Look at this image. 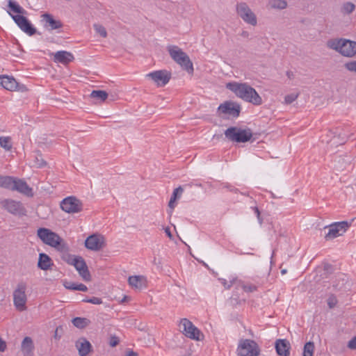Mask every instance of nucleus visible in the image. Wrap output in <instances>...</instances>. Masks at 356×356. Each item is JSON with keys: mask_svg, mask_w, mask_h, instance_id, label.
I'll return each mask as SVG.
<instances>
[{"mask_svg": "<svg viewBox=\"0 0 356 356\" xmlns=\"http://www.w3.org/2000/svg\"><path fill=\"white\" fill-rule=\"evenodd\" d=\"M226 88L232 91L237 97L253 105L259 106L263 102L261 97L256 90L246 82H229L226 84Z\"/></svg>", "mask_w": 356, "mask_h": 356, "instance_id": "1", "label": "nucleus"}, {"mask_svg": "<svg viewBox=\"0 0 356 356\" xmlns=\"http://www.w3.org/2000/svg\"><path fill=\"white\" fill-rule=\"evenodd\" d=\"M8 7L10 10V11L8 10V13L22 31L29 35H33L36 33V29L29 20L23 16L26 15V10L20 6L17 2L14 0H8Z\"/></svg>", "mask_w": 356, "mask_h": 356, "instance_id": "2", "label": "nucleus"}, {"mask_svg": "<svg viewBox=\"0 0 356 356\" xmlns=\"http://www.w3.org/2000/svg\"><path fill=\"white\" fill-rule=\"evenodd\" d=\"M326 46L345 57L353 58L356 56V42L345 38L328 40Z\"/></svg>", "mask_w": 356, "mask_h": 356, "instance_id": "3", "label": "nucleus"}, {"mask_svg": "<svg viewBox=\"0 0 356 356\" xmlns=\"http://www.w3.org/2000/svg\"><path fill=\"white\" fill-rule=\"evenodd\" d=\"M38 236L41 241L56 249L58 251H65L67 248V244L56 233L47 228H40L38 230Z\"/></svg>", "mask_w": 356, "mask_h": 356, "instance_id": "4", "label": "nucleus"}, {"mask_svg": "<svg viewBox=\"0 0 356 356\" xmlns=\"http://www.w3.org/2000/svg\"><path fill=\"white\" fill-rule=\"evenodd\" d=\"M167 50L172 60L189 74L193 72V65L189 56L179 47L169 45Z\"/></svg>", "mask_w": 356, "mask_h": 356, "instance_id": "5", "label": "nucleus"}, {"mask_svg": "<svg viewBox=\"0 0 356 356\" xmlns=\"http://www.w3.org/2000/svg\"><path fill=\"white\" fill-rule=\"evenodd\" d=\"M27 284L24 282H19L13 293V305L15 309L19 312H24L27 309V296L26 291Z\"/></svg>", "mask_w": 356, "mask_h": 356, "instance_id": "6", "label": "nucleus"}, {"mask_svg": "<svg viewBox=\"0 0 356 356\" xmlns=\"http://www.w3.org/2000/svg\"><path fill=\"white\" fill-rule=\"evenodd\" d=\"M225 137L232 142L246 143L252 137L250 129H243L236 127H230L225 131Z\"/></svg>", "mask_w": 356, "mask_h": 356, "instance_id": "7", "label": "nucleus"}, {"mask_svg": "<svg viewBox=\"0 0 356 356\" xmlns=\"http://www.w3.org/2000/svg\"><path fill=\"white\" fill-rule=\"evenodd\" d=\"M237 354L238 356H259L260 348L254 340L242 339L238 345Z\"/></svg>", "mask_w": 356, "mask_h": 356, "instance_id": "8", "label": "nucleus"}, {"mask_svg": "<svg viewBox=\"0 0 356 356\" xmlns=\"http://www.w3.org/2000/svg\"><path fill=\"white\" fill-rule=\"evenodd\" d=\"M179 330L188 338L196 341H200V337H203L201 331L187 318L181 319L179 324Z\"/></svg>", "mask_w": 356, "mask_h": 356, "instance_id": "9", "label": "nucleus"}, {"mask_svg": "<svg viewBox=\"0 0 356 356\" xmlns=\"http://www.w3.org/2000/svg\"><path fill=\"white\" fill-rule=\"evenodd\" d=\"M237 15L247 24L256 26L257 19L254 13L245 2L238 3L236 6Z\"/></svg>", "mask_w": 356, "mask_h": 356, "instance_id": "10", "label": "nucleus"}, {"mask_svg": "<svg viewBox=\"0 0 356 356\" xmlns=\"http://www.w3.org/2000/svg\"><path fill=\"white\" fill-rule=\"evenodd\" d=\"M353 219H352L350 222L348 221H341L337 222L331 224L328 227H325V228H328V232L325 236V238L327 241L332 240L335 238L339 236L343 235V233L346 232L348 228L350 227Z\"/></svg>", "mask_w": 356, "mask_h": 356, "instance_id": "11", "label": "nucleus"}, {"mask_svg": "<svg viewBox=\"0 0 356 356\" xmlns=\"http://www.w3.org/2000/svg\"><path fill=\"white\" fill-rule=\"evenodd\" d=\"M61 209L68 213H79L83 210L82 202L74 196L64 198L60 204Z\"/></svg>", "mask_w": 356, "mask_h": 356, "instance_id": "12", "label": "nucleus"}, {"mask_svg": "<svg viewBox=\"0 0 356 356\" xmlns=\"http://www.w3.org/2000/svg\"><path fill=\"white\" fill-rule=\"evenodd\" d=\"M241 109V105L232 101H226L223 104H221L218 108L219 112L234 118L239 116Z\"/></svg>", "mask_w": 356, "mask_h": 356, "instance_id": "13", "label": "nucleus"}, {"mask_svg": "<svg viewBox=\"0 0 356 356\" xmlns=\"http://www.w3.org/2000/svg\"><path fill=\"white\" fill-rule=\"evenodd\" d=\"M1 204L4 209L13 215L24 216L26 214V209L20 202L8 199L2 201Z\"/></svg>", "mask_w": 356, "mask_h": 356, "instance_id": "14", "label": "nucleus"}, {"mask_svg": "<svg viewBox=\"0 0 356 356\" xmlns=\"http://www.w3.org/2000/svg\"><path fill=\"white\" fill-rule=\"evenodd\" d=\"M104 245V237L98 234H94L89 236L85 241L86 248L93 251H99L102 249Z\"/></svg>", "mask_w": 356, "mask_h": 356, "instance_id": "15", "label": "nucleus"}, {"mask_svg": "<svg viewBox=\"0 0 356 356\" xmlns=\"http://www.w3.org/2000/svg\"><path fill=\"white\" fill-rule=\"evenodd\" d=\"M72 265L74 266L76 270L79 272V275L84 281L88 282L91 280V275L87 264L81 257H76V259H73V263Z\"/></svg>", "mask_w": 356, "mask_h": 356, "instance_id": "16", "label": "nucleus"}, {"mask_svg": "<svg viewBox=\"0 0 356 356\" xmlns=\"http://www.w3.org/2000/svg\"><path fill=\"white\" fill-rule=\"evenodd\" d=\"M150 77L158 86H164L171 78V73L166 70H158L147 75Z\"/></svg>", "mask_w": 356, "mask_h": 356, "instance_id": "17", "label": "nucleus"}, {"mask_svg": "<svg viewBox=\"0 0 356 356\" xmlns=\"http://www.w3.org/2000/svg\"><path fill=\"white\" fill-rule=\"evenodd\" d=\"M0 86L10 91L22 90L24 86H19L17 81L12 76H0Z\"/></svg>", "mask_w": 356, "mask_h": 356, "instance_id": "18", "label": "nucleus"}, {"mask_svg": "<svg viewBox=\"0 0 356 356\" xmlns=\"http://www.w3.org/2000/svg\"><path fill=\"white\" fill-rule=\"evenodd\" d=\"M13 186L12 191H18L28 197L33 196V189L29 187L27 183L24 180L15 178Z\"/></svg>", "mask_w": 356, "mask_h": 356, "instance_id": "19", "label": "nucleus"}, {"mask_svg": "<svg viewBox=\"0 0 356 356\" xmlns=\"http://www.w3.org/2000/svg\"><path fill=\"white\" fill-rule=\"evenodd\" d=\"M291 345L286 339H277L275 341V350L280 356H289Z\"/></svg>", "mask_w": 356, "mask_h": 356, "instance_id": "20", "label": "nucleus"}, {"mask_svg": "<svg viewBox=\"0 0 356 356\" xmlns=\"http://www.w3.org/2000/svg\"><path fill=\"white\" fill-rule=\"evenodd\" d=\"M330 135L332 136L328 143H330L332 145L337 146L339 145H343L346 143L347 139V136L345 134H342L341 129L339 128H336L333 131H331Z\"/></svg>", "mask_w": 356, "mask_h": 356, "instance_id": "21", "label": "nucleus"}, {"mask_svg": "<svg viewBox=\"0 0 356 356\" xmlns=\"http://www.w3.org/2000/svg\"><path fill=\"white\" fill-rule=\"evenodd\" d=\"M74 56L70 52L66 51H58L54 56V60L56 63L67 65L74 60Z\"/></svg>", "mask_w": 356, "mask_h": 356, "instance_id": "22", "label": "nucleus"}, {"mask_svg": "<svg viewBox=\"0 0 356 356\" xmlns=\"http://www.w3.org/2000/svg\"><path fill=\"white\" fill-rule=\"evenodd\" d=\"M34 345L33 340L29 337H26L21 344V350L24 356L33 355Z\"/></svg>", "mask_w": 356, "mask_h": 356, "instance_id": "23", "label": "nucleus"}, {"mask_svg": "<svg viewBox=\"0 0 356 356\" xmlns=\"http://www.w3.org/2000/svg\"><path fill=\"white\" fill-rule=\"evenodd\" d=\"M80 356H86L92 349L90 343L85 338H81L76 343Z\"/></svg>", "mask_w": 356, "mask_h": 356, "instance_id": "24", "label": "nucleus"}, {"mask_svg": "<svg viewBox=\"0 0 356 356\" xmlns=\"http://www.w3.org/2000/svg\"><path fill=\"white\" fill-rule=\"evenodd\" d=\"M129 284L136 289H142L146 287V279L141 275L130 276L128 279Z\"/></svg>", "mask_w": 356, "mask_h": 356, "instance_id": "25", "label": "nucleus"}, {"mask_svg": "<svg viewBox=\"0 0 356 356\" xmlns=\"http://www.w3.org/2000/svg\"><path fill=\"white\" fill-rule=\"evenodd\" d=\"M53 266L51 259L44 253H40L39 254V259L38 262V267L43 270H47L51 268Z\"/></svg>", "mask_w": 356, "mask_h": 356, "instance_id": "26", "label": "nucleus"}, {"mask_svg": "<svg viewBox=\"0 0 356 356\" xmlns=\"http://www.w3.org/2000/svg\"><path fill=\"white\" fill-rule=\"evenodd\" d=\"M42 17L46 24H48V26H49L51 30L61 28L63 26V24L60 20H56L50 14L44 13L42 15Z\"/></svg>", "mask_w": 356, "mask_h": 356, "instance_id": "27", "label": "nucleus"}, {"mask_svg": "<svg viewBox=\"0 0 356 356\" xmlns=\"http://www.w3.org/2000/svg\"><path fill=\"white\" fill-rule=\"evenodd\" d=\"M184 192V188L182 186H179V187L176 188L172 193V195L170 197V200L168 203V207L173 210L175 207V201L178 199H179Z\"/></svg>", "mask_w": 356, "mask_h": 356, "instance_id": "28", "label": "nucleus"}, {"mask_svg": "<svg viewBox=\"0 0 356 356\" xmlns=\"http://www.w3.org/2000/svg\"><path fill=\"white\" fill-rule=\"evenodd\" d=\"M15 178L9 176H0V187L8 190L13 189Z\"/></svg>", "mask_w": 356, "mask_h": 356, "instance_id": "29", "label": "nucleus"}, {"mask_svg": "<svg viewBox=\"0 0 356 356\" xmlns=\"http://www.w3.org/2000/svg\"><path fill=\"white\" fill-rule=\"evenodd\" d=\"M73 325L79 329H83L90 325V321L86 318L76 317L72 319Z\"/></svg>", "mask_w": 356, "mask_h": 356, "instance_id": "30", "label": "nucleus"}, {"mask_svg": "<svg viewBox=\"0 0 356 356\" xmlns=\"http://www.w3.org/2000/svg\"><path fill=\"white\" fill-rule=\"evenodd\" d=\"M108 93L104 90H92L90 97L95 99L99 102H104L108 98Z\"/></svg>", "mask_w": 356, "mask_h": 356, "instance_id": "31", "label": "nucleus"}, {"mask_svg": "<svg viewBox=\"0 0 356 356\" xmlns=\"http://www.w3.org/2000/svg\"><path fill=\"white\" fill-rule=\"evenodd\" d=\"M268 6L272 9L282 10L286 8L287 2L285 0H271L268 2Z\"/></svg>", "mask_w": 356, "mask_h": 356, "instance_id": "32", "label": "nucleus"}, {"mask_svg": "<svg viewBox=\"0 0 356 356\" xmlns=\"http://www.w3.org/2000/svg\"><path fill=\"white\" fill-rule=\"evenodd\" d=\"M65 287L67 289L73 291H86L87 286L83 284H76L74 282H67L64 284Z\"/></svg>", "mask_w": 356, "mask_h": 356, "instance_id": "33", "label": "nucleus"}, {"mask_svg": "<svg viewBox=\"0 0 356 356\" xmlns=\"http://www.w3.org/2000/svg\"><path fill=\"white\" fill-rule=\"evenodd\" d=\"M0 146L6 151H10L13 147L11 138L10 136H1Z\"/></svg>", "mask_w": 356, "mask_h": 356, "instance_id": "34", "label": "nucleus"}, {"mask_svg": "<svg viewBox=\"0 0 356 356\" xmlns=\"http://www.w3.org/2000/svg\"><path fill=\"white\" fill-rule=\"evenodd\" d=\"M314 344L312 341L307 342L304 346L303 356H313Z\"/></svg>", "mask_w": 356, "mask_h": 356, "instance_id": "35", "label": "nucleus"}, {"mask_svg": "<svg viewBox=\"0 0 356 356\" xmlns=\"http://www.w3.org/2000/svg\"><path fill=\"white\" fill-rule=\"evenodd\" d=\"M355 9V6L354 3L351 2H346L343 4L341 7V12L343 14H350Z\"/></svg>", "mask_w": 356, "mask_h": 356, "instance_id": "36", "label": "nucleus"}, {"mask_svg": "<svg viewBox=\"0 0 356 356\" xmlns=\"http://www.w3.org/2000/svg\"><path fill=\"white\" fill-rule=\"evenodd\" d=\"M69 248L67 247V250L65 251H59L61 254V258L63 260L66 261L68 264L72 265L73 263V259H76L75 256L71 255L68 253Z\"/></svg>", "mask_w": 356, "mask_h": 356, "instance_id": "37", "label": "nucleus"}, {"mask_svg": "<svg viewBox=\"0 0 356 356\" xmlns=\"http://www.w3.org/2000/svg\"><path fill=\"white\" fill-rule=\"evenodd\" d=\"M238 287H241L245 292H253L257 290V286L253 284H245L241 282H238Z\"/></svg>", "mask_w": 356, "mask_h": 356, "instance_id": "38", "label": "nucleus"}, {"mask_svg": "<svg viewBox=\"0 0 356 356\" xmlns=\"http://www.w3.org/2000/svg\"><path fill=\"white\" fill-rule=\"evenodd\" d=\"M93 26L96 32L99 33L102 37L106 38L107 36L106 30L102 25L95 24Z\"/></svg>", "mask_w": 356, "mask_h": 356, "instance_id": "39", "label": "nucleus"}, {"mask_svg": "<svg viewBox=\"0 0 356 356\" xmlns=\"http://www.w3.org/2000/svg\"><path fill=\"white\" fill-rule=\"evenodd\" d=\"M35 165L38 168H42L46 165L47 163L44 160L41 154H38L35 157L34 160Z\"/></svg>", "mask_w": 356, "mask_h": 356, "instance_id": "40", "label": "nucleus"}, {"mask_svg": "<svg viewBox=\"0 0 356 356\" xmlns=\"http://www.w3.org/2000/svg\"><path fill=\"white\" fill-rule=\"evenodd\" d=\"M298 97V93H291L289 95H287L284 97V102L286 104H290L292 102H293Z\"/></svg>", "mask_w": 356, "mask_h": 356, "instance_id": "41", "label": "nucleus"}, {"mask_svg": "<svg viewBox=\"0 0 356 356\" xmlns=\"http://www.w3.org/2000/svg\"><path fill=\"white\" fill-rule=\"evenodd\" d=\"M344 67L347 70L356 73V60L349 61L345 63Z\"/></svg>", "mask_w": 356, "mask_h": 356, "instance_id": "42", "label": "nucleus"}, {"mask_svg": "<svg viewBox=\"0 0 356 356\" xmlns=\"http://www.w3.org/2000/svg\"><path fill=\"white\" fill-rule=\"evenodd\" d=\"M120 343L119 337L115 335H111L108 339V344L111 347L117 346Z\"/></svg>", "mask_w": 356, "mask_h": 356, "instance_id": "43", "label": "nucleus"}, {"mask_svg": "<svg viewBox=\"0 0 356 356\" xmlns=\"http://www.w3.org/2000/svg\"><path fill=\"white\" fill-rule=\"evenodd\" d=\"M83 301L85 302H90L94 305H100L102 303V300L97 297H92L90 298L84 299Z\"/></svg>", "mask_w": 356, "mask_h": 356, "instance_id": "44", "label": "nucleus"}, {"mask_svg": "<svg viewBox=\"0 0 356 356\" xmlns=\"http://www.w3.org/2000/svg\"><path fill=\"white\" fill-rule=\"evenodd\" d=\"M63 332V327L62 326H58L56 327L55 332H54V338L56 340H59L61 338V334Z\"/></svg>", "mask_w": 356, "mask_h": 356, "instance_id": "45", "label": "nucleus"}, {"mask_svg": "<svg viewBox=\"0 0 356 356\" xmlns=\"http://www.w3.org/2000/svg\"><path fill=\"white\" fill-rule=\"evenodd\" d=\"M252 209L254 211V212L256 213L259 224L261 225L263 222V219L261 217V213L259 211V208L257 207H252Z\"/></svg>", "mask_w": 356, "mask_h": 356, "instance_id": "46", "label": "nucleus"}, {"mask_svg": "<svg viewBox=\"0 0 356 356\" xmlns=\"http://www.w3.org/2000/svg\"><path fill=\"white\" fill-rule=\"evenodd\" d=\"M348 347L351 350H356V336L348 341Z\"/></svg>", "mask_w": 356, "mask_h": 356, "instance_id": "47", "label": "nucleus"}, {"mask_svg": "<svg viewBox=\"0 0 356 356\" xmlns=\"http://www.w3.org/2000/svg\"><path fill=\"white\" fill-rule=\"evenodd\" d=\"M7 348V345L5 341L0 337V352H4Z\"/></svg>", "mask_w": 356, "mask_h": 356, "instance_id": "48", "label": "nucleus"}, {"mask_svg": "<svg viewBox=\"0 0 356 356\" xmlns=\"http://www.w3.org/2000/svg\"><path fill=\"white\" fill-rule=\"evenodd\" d=\"M234 282V280L231 281L230 283L228 284L225 280H222V284H223L225 289H229L233 284Z\"/></svg>", "mask_w": 356, "mask_h": 356, "instance_id": "49", "label": "nucleus"}, {"mask_svg": "<svg viewBox=\"0 0 356 356\" xmlns=\"http://www.w3.org/2000/svg\"><path fill=\"white\" fill-rule=\"evenodd\" d=\"M124 356H138V353L133 350H128Z\"/></svg>", "mask_w": 356, "mask_h": 356, "instance_id": "50", "label": "nucleus"}, {"mask_svg": "<svg viewBox=\"0 0 356 356\" xmlns=\"http://www.w3.org/2000/svg\"><path fill=\"white\" fill-rule=\"evenodd\" d=\"M165 234H167V236L170 238L172 239V235L171 234V232H170V229L169 227H166L165 229Z\"/></svg>", "mask_w": 356, "mask_h": 356, "instance_id": "51", "label": "nucleus"}, {"mask_svg": "<svg viewBox=\"0 0 356 356\" xmlns=\"http://www.w3.org/2000/svg\"><path fill=\"white\" fill-rule=\"evenodd\" d=\"M241 35L243 38H248L250 34L247 31H243L241 33Z\"/></svg>", "mask_w": 356, "mask_h": 356, "instance_id": "52", "label": "nucleus"}, {"mask_svg": "<svg viewBox=\"0 0 356 356\" xmlns=\"http://www.w3.org/2000/svg\"><path fill=\"white\" fill-rule=\"evenodd\" d=\"M286 76H288L289 79H291L293 76V73L291 71H287Z\"/></svg>", "mask_w": 356, "mask_h": 356, "instance_id": "53", "label": "nucleus"}, {"mask_svg": "<svg viewBox=\"0 0 356 356\" xmlns=\"http://www.w3.org/2000/svg\"><path fill=\"white\" fill-rule=\"evenodd\" d=\"M129 299V297L128 296H124L122 300V302H127L128 300Z\"/></svg>", "mask_w": 356, "mask_h": 356, "instance_id": "54", "label": "nucleus"}, {"mask_svg": "<svg viewBox=\"0 0 356 356\" xmlns=\"http://www.w3.org/2000/svg\"><path fill=\"white\" fill-rule=\"evenodd\" d=\"M331 265L330 264H325L324 266L325 270H328L330 268H331Z\"/></svg>", "mask_w": 356, "mask_h": 356, "instance_id": "55", "label": "nucleus"}, {"mask_svg": "<svg viewBox=\"0 0 356 356\" xmlns=\"http://www.w3.org/2000/svg\"><path fill=\"white\" fill-rule=\"evenodd\" d=\"M328 305H329V306H330V308L333 307H334V304H332V302H328Z\"/></svg>", "mask_w": 356, "mask_h": 356, "instance_id": "56", "label": "nucleus"}, {"mask_svg": "<svg viewBox=\"0 0 356 356\" xmlns=\"http://www.w3.org/2000/svg\"><path fill=\"white\" fill-rule=\"evenodd\" d=\"M281 273H282V274H284V273H286V270H282L281 271Z\"/></svg>", "mask_w": 356, "mask_h": 356, "instance_id": "57", "label": "nucleus"}]
</instances>
